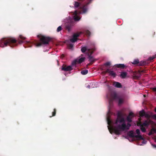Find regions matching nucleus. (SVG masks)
I'll return each mask as SVG.
<instances>
[{
	"label": "nucleus",
	"mask_w": 156,
	"mask_h": 156,
	"mask_svg": "<svg viewBox=\"0 0 156 156\" xmlns=\"http://www.w3.org/2000/svg\"><path fill=\"white\" fill-rule=\"evenodd\" d=\"M73 23L71 20H70L68 21V23H67L66 25V28L68 31H70L73 26Z\"/></svg>",
	"instance_id": "nucleus-12"
},
{
	"label": "nucleus",
	"mask_w": 156,
	"mask_h": 156,
	"mask_svg": "<svg viewBox=\"0 0 156 156\" xmlns=\"http://www.w3.org/2000/svg\"><path fill=\"white\" fill-rule=\"evenodd\" d=\"M102 70H104L105 69H103Z\"/></svg>",
	"instance_id": "nucleus-33"
},
{
	"label": "nucleus",
	"mask_w": 156,
	"mask_h": 156,
	"mask_svg": "<svg viewBox=\"0 0 156 156\" xmlns=\"http://www.w3.org/2000/svg\"><path fill=\"white\" fill-rule=\"evenodd\" d=\"M72 66V65H71V66H63L62 67V70L65 71H70L73 69V68H72V66Z\"/></svg>",
	"instance_id": "nucleus-14"
},
{
	"label": "nucleus",
	"mask_w": 156,
	"mask_h": 156,
	"mask_svg": "<svg viewBox=\"0 0 156 156\" xmlns=\"http://www.w3.org/2000/svg\"><path fill=\"white\" fill-rule=\"evenodd\" d=\"M151 145L153 147L156 148V145H155L153 144H151Z\"/></svg>",
	"instance_id": "nucleus-29"
},
{
	"label": "nucleus",
	"mask_w": 156,
	"mask_h": 156,
	"mask_svg": "<svg viewBox=\"0 0 156 156\" xmlns=\"http://www.w3.org/2000/svg\"><path fill=\"white\" fill-rule=\"evenodd\" d=\"M127 76V73L125 72H122L121 73L120 76L122 78L126 77Z\"/></svg>",
	"instance_id": "nucleus-18"
},
{
	"label": "nucleus",
	"mask_w": 156,
	"mask_h": 156,
	"mask_svg": "<svg viewBox=\"0 0 156 156\" xmlns=\"http://www.w3.org/2000/svg\"><path fill=\"white\" fill-rule=\"evenodd\" d=\"M134 116L132 112H130L126 118L128 122L127 123L126 122L124 119L122 117V113L120 112H118L117 118L114 121H112L110 117H108L107 118L108 127L110 133L119 135L122 131L127 130L131 126L130 122H132V118Z\"/></svg>",
	"instance_id": "nucleus-1"
},
{
	"label": "nucleus",
	"mask_w": 156,
	"mask_h": 156,
	"mask_svg": "<svg viewBox=\"0 0 156 156\" xmlns=\"http://www.w3.org/2000/svg\"><path fill=\"white\" fill-rule=\"evenodd\" d=\"M107 98L109 101V106L108 107V112L107 113V118L110 116L112 114L111 111V108L112 107V101H118V104L120 105L122 104L124 101L123 97L118 96L115 92H111L108 94L107 95Z\"/></svg>",
	"instance_id": "nucleus-3"
},
{
	"label": "nucleus",
	"mask_w": 156,
	"mask_h": 156,
	"mask_svg": "<svg viewBox=\"0 0 156 156\" xmlns=\"http://www.w3.org/2000/svg\"><path fill=\"white\" fill-rule=\"evenodd\" d=\"M19 38L22 39V40H24L25 39H26V37H24L23 36L21 35H20L19 36Z\"/></svg>",
	"instance_id": "nucleus-26"
},
{
	"label": "nucleus",
	"mask_w": 156,
	"mask_h": 156,
	"mask_svg": "<svg viewBox=\"0 0 156 156\" xmlns=\"http://www.w3.org/2000/svg\"><path fill=\"white\" fill-rule=\"evenodd\" d=\"M62 30V27L61 26H59L57 30V32H59L60 31Z\"/></svg>",
	"instance_id": "nucleus-25"
},
{
	"label": "nucleus",
	"mask_w": 156,
	"mask_h": 156,
	"mask_svg": "<svg viewBox=\"0 0 156 156\" xmlns=\"http://www.w3.org/2000/svg\"><path fill=\"white\" fill-rule=\"evenodd\" d=\"M153 122L149 119L145 121L143 123H141L140 121L137 123V125L140 127V129L143 132L146 131V128L150 124H153Z\"/></svg>",
	"instance_id": "nucleus-6"
},
{
	"label": "nucleus",
	"mask_w": 156,
	"mask_h": 156,
	"mask_svg": "<svg viewBox=\"0 0 156 156\" xmlns=\"http://www.w3.org/2000/svg\"><path fill=\"white\" fill-rule=\"evenodd\" d=\"M19 39V42L20 44H21L23 43H26L27 44H30V41H23L20 40Z\"/></svg>",
	"instance_id": "nucleus-19"
},
{
	"label": "nucleus",
	"mask_w": 156,
	"mask_h": 156,
	"mask_svg": "<svg viewBox=\"0 0 156 156\" xmlns=\"http://www.w3.org/2000/svg\"><path fill=\"white\" fill-rule=\"evenodd\" d=\"M16 40L14 38L2 39L0 40V47L3 48L7 45L12 47L16 45Z\"/></svg>",
	"instance_id": "nucleus-5"
},
{
	"label": "nucleus",
	"mask_w": 156,
	"mask_h": 156,
	"mask_svg": "<svg viewBox=\"0 0 156 156\" xmlns=\"http://www.w3.org/2000/svg\"><path fill=\"white\" fill-rule=\"evenodd\" d=\"M37 37L40 38L41 42L38 43L37 42L34 43V44L36 47H39L42 44H47L50 40V38L49 37H46L41 35H37Z\"/></svg>",
	"instance_id": "nucleus-8"
},
{
	"label": "nucleus",
	"mask_w": 156,
	"mask_h": 156,
	"mask_svg": "<svg viewBox=\"0 0 156 156\" xmlns=\"http://www.w3.org/2000/svg\"><path fill=\"white\" fill-rule=\"evenodd\" d=\"M64 74L66 76H67V74H66V73H64Z\"/></svg>",
	"instance_id": "nucleus-30"
},
{
	"label": "nucleus",
	"mask_w": 156,
	"mask_h": 156,
	"mask_svg": "<svg viewBox=\"0 0 156 156\" xmlns=\"http://www.w3.org/2000/svg\"><path fill=\"white\" fill-rule=\"evenodd\" d=\"M116 66L118 67L122 68H123L125 67V66L124 64H118L116 65Z\"/></svg>",
	"instance_id": "nucleus-20"
},
{
	"label": "nucleus",
	"mask_w": 156,
	"mask_h": 156,
	"mask_svg": "<svg viewBox=\"0 0 156 156\" xmlns=\"http://www.w3.org/2000/svg\"><path fill=\"white\" fill-rule=\"evenodd\" d=\"M113 85L114 86L117 88H120L122 87L121 84L117 82H115L113 83Z\"/></svg>",
	"instance_id": "nucleus-15"
},
{
	"label": "nucleus",
	"mask_w": 156,
	"mask_h": 156,
	"mask_svg": "<svg viewBox=\"0 0 156 156\" xmlns=\"http://www.w3.org/2000/svg\"><path fill=\"white\" fill-rule=\"evenodd\" d=\"M92 0H78L77 2H75L74 4V8H78L79 10H75L72 14V18L74 21H79L81 19L80 14L86 13L88 9V5L90 3Z\"/></svg>",
	"instance_id": "nucleus-2"
},
{
	"label": "nucleus",
	"mask_w": 156,
	"mask_h": 156,
	"mask_svg": "<svg viewBox=\"0 0 156 156\" xmlns=\"http://www.w3.org/2000/svg\"><path fill=\"white\" fill-rule=\"evenodd\" d=\"M81 51L83 52H86L88 55V59L90 61L92 62L94 61V59L91 55L93 53L94 49L88 48L87 46L82 47Z\"/></svg>",
	"instance_id": "nucleus-7"
},
{
	"label": "nucleus",
	"mask_w": 156,
	"mask_h": 156,
	"mask_svg": "<svg viewBox=\"0 0 156 156\" xmlns=\"http://www.w3.org/2000/svg\"><path fill=\"white\" fill-rule=\"evenodd\" d=\"M28 47H31V46H30L29 45V46H28Z\"/></svg>",
	"instance_id": "nucleus-32"
},
{
	"label": "nucleus",
	"mask_w": 156,
	"mask_h": 156,
	"mask_svg": "<svg viewBox=\"0 0 156 156\" xmlns=\"http://www.w3.org/2000/svg\"><path fill=\"white\" fill-rule=\"evenodd\" d=\"M88 72V70H82L81 73L83 75H85Z\"/></svg>",
	"instance_id": "nucleus-21"
},
{
	"label": "nucleus",
	"mask_w": 156,
	"mask_h": 156,
	"mask_svg": "<svg viewBox=\"0 0 156 156\" xmlns=\"http://www.w3.org/2000/svg\"><path fill=\"white\" fill-rule=\"evenodd\" d=\"M139 114L140 117L144 116L146 118H149L151 116L154 119H156V115H149L145 113L144 110H142L140 111L139 112Z\"/></svg>",
	"instance_id": "nucleus-10"
},
{
	"label": "nucleus",
	"mask_w": 156,
	"mask_h": 156,
	"mask_svg": "<svg viewBox=\"0 0 156 156\" xmlns=\"http://www.w3.org/2000/svg\"><path fill=\"white\" fill-rule=\"evenodd\" d=\"M139 62V60L138 59H135L132 62V63L133 64H136Z\"/></svg>",
	"instance_id": "nucleus-23"
},
{
	"label": "nucleus",
	"mask_w": 156,
	"mask_h": 156,
	"mask_svg": "<svg viewBox=\"0 0 156 156\" xmlns=\"http://www.w3.org/2000/svg\"><path fill=\"white\" fill-rule=\"evenodd\" d=\"M73 45L72 44H70L68 45V46L69 48L70 49H72L73 47Z\"/></svg>",
	"instance_id": "nucleus-24"
},
{
	"label": "nucleus",
	"mask_w": 156,
	"mask_h": 156,
	"mask_svg": "<svg viewBox=\"0 0 156 156\" xmlns=\"http://www.w3.org/2000/svg\"><path fill=\"white\" fill-rule=\"evenodd\" d=\"M55 109H54V112L52 113V116H54L55 115Z\"/></svg>",
	"instance_id": "nucleus-27"
},
{
	"label": "nucleus",
	"mask_w": 156,
	"mask_h": 156,
	"mask_svg": "<svg viewBox=\"0 0 156 156\" xmlns=\"http://www.w3.org/2000/svg\"><path fill=\"white\" fill-rule=\"evenodd\" d=\"M110 65L111 62H106L104 64V65L107 67V68H106V69H107V68H109L110 67H108V66H110Z\"/></svg>",
	"instance_id": "nucleus-22"
},
{
	"label": "nucleus",
	"mask_w": 156,
	"mask_h": 156,
	"mask_svg": "<svg viewBox=\"0 0 156 156\" xmlns=\"http://www.w3.org/2000/svg\"><path fill=\"white\" fill-rule=\"evenodd\" d=\"M105 73H108L109 75L114 77L116 76V74L113 71L107 68L104 71Z\"/></svg>",
	"instance_id": "nucleus-13"
},
{
	"label": "nucleus",
	"mask_w": 156,
	"mask_h": 156,
	"mask_svg": "<svg viewBox=\"0 0 156 156\" xmlns=\"http://www.w3.org/2000/svg\"><path fill=\"white\" fill-rule=\"evenodd\" d=\"M82 33H83L82 32H79L76 33L74 34L72 37V38L70 39V41L72 43H74L78 39L77 38ZM83 33L85 34L88 36H90V33L89 31L88 30H85Z\"/></svg>",
	"instance_id": "nucleus-9"
},
{
	"label": "nucleus",
	"mask_w": 156,
	"mask_h": 156,
	"mask_svg": "<svg viewBox=\"0 0 156 156\" xmlns=\"http://www.w3.org/2000/svg\"><path fill=\"white\" fill-rule=\"evenodd\" d=\"M155 58V57L154 56H152V57L150 58L149 59H150V60H152L154 58Z\"/></svg>",
	"instance_id": "nucleus-28"
},
{
	"label": "nucleus",
	"mask_w": 156,
	"mask_h": 156,
	"mask_svg": "<svg viewBox=\"0 0 156 156\" xmlns=\"http://www.w3.org/2000/svg\"><path fill=\"white\" fill-rule=\"evenodd\" d=\"M128 135L130 138L132 140L136 139V140H142L141 143L139 141L138 143V145H143L147 143V141L144 139L143 137L140 135V131L139 129H136V133H134L133 131H130L128 132Z\"/></svg>",
	"instance_id": "nucleus-4"
},
{
	"label": "nucleus",
	"mask_w": 156,
	"mask_h": 156,
	"mask_svg": "<svg viewBox=\"0 0 156 156\" xmlns=\"http://www.w3.org/2000/svg\"><path fill=\"white\" fill-rule=\"evenodd\" d=\"M156 133V129L154 128H152L151 131L148 133V135H151L152 134Z\"/></svg>",
	"instance_id": "nucleus-16"
},
{
	"label": "nucleus",
	"mask_w": 156,
	"mask_h": 156,
	"mask_svg": "<svg viewBox=\"0 0 156 156\" xmlns=\"http://www.w3.org/2000/svg\"><path fill=\"white\" fill-rule=\"evenodd\" d=\"M84 57H79V58L76 59L72 62V66H75L78 64H80L83 62L85 59Z\"/></svg>",
	"instance_id": "nucleus-11"
},
{
	"label": "nucleus",
	"mask_w": 156,
	"mask_h": 156,
	"mask_svg": "<svg viewBox=\"0 0 156 156\" xmlns=\"http://www.w3.org/2000/svg\"><path fill=\"white\" fill-rule=\"evenodd\" d=\"M96 87L95 83H90V85H89L87 86V87L89 88H93Z\"/></svg>",
	"instance_id": "nucleus-17"
},
{
	"label": "nucleus",
	"mask_w": 156,
	"mask_h": 156,
	"mask_svg": "<svg viewBox=\"0 0 156 156\" xmlns=\"http://www.w3.org/2000/svg\"><path fill=\"white\" fill-rule=\"evenodd\" d=\"M155 111L156 112V108L155 109Z\"/></svg>",
	"instance_id": "nucleus-31"
}]
</instances>
